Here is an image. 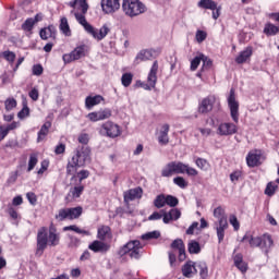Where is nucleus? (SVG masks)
Segmentation results:
<instances>
[{"mask_svg":"<svg viewBox=\"0 0 279 279\" xmlns=\"http://www.w3.org/2000/svg\"><path fill=\"white\" fill-rule=\"evenodd\" d=\"M228 106L230 109V114L234 123H239V101H236V95L234 94V88L230 89V95L228 97Z\"/></svg>","mask_w":279,"mask_h":279,"instance_id":"obj_10","label":"nucleus"},{"mask_svg":"<svg viewBox=\"0 0 279 279\" xmlns=\"http://www.w3.org/2000/svg\"><path fill=\"white\" fill-rule=\"evenodd\" d=\"M89 250H92V252H108V250H110V245H108L105 242H101L99 240L94 241L92 244H89Z\"/></svg>","mask_w":279,"mask_h":279,"instance_id":"obj_26","label":"nucleus"},{"mask_svg":"<svg viewBox=\"0 0 279 279\" xmlns=\"http://www.w3.org/2000/svg\"><path fill=\"white\" fill-rule=\"evenodd\" d=\"M171 247L173 252H178L179 254V260L182 263L183 260H186V248L184 246V242L182 239H177L172 242Z\"/></svg>","mask_w":279,"mask_h":279,"instance_id":"obj_16","label":"nucleus"},{"mask_svg":"<svg viewBox=\"0 0 279 279\" xmlns=\"http://www.w3.org/2000/svg\"><path fill=\"white\" fill-rule=\"evenodd\" d=\"M141 250H143V245H141V241L133 240L126 243L120 251V256H125V254H129L130 258H135L138 260L141 258Z\"/></svg>","mask_w":279,"mask_h":279,"instance_id":"obj_5","label":"nucleus"},{"mask_svg":"<svg viewBox=\"0 0 279 279\" xmlns=\"http://www.w3.org/2000/svg\"><path fill=\"white\" fill-rule=\"evenodd\" d=\"M88 141H89V137H88V134L86 133H82L78 136V143H81L82 145H88Z\"/></svg>","mask_w":279,"mask_h":279,"instance_id":"obj_59","label":"nucleus"},{"mask_svg":"<svg viewBox=\"0 0 279 279\" xmlns=\"http://www.w3.org/2000/svg\"><path fill=\"white\" fill-rule=\"evenodd\" d=\"M151 56H154L151 53L150 50H142L137 53L136 58H135V62L138 64L140 62H145L147 60H151Z\"/></svg>","mask_w":279,"mask_h":279,"instance_id":"obj_30","label":"nucleus"},{"mask_svg":"<svg viewBox=\"0 0 279 279\" xmlns=\"http://www.w3.org/2000/svg\"><path fill=\"white\" fill-rule=\"evenodd\" d=\"M236 131L234 123H221L217 129V134L219 136H232V134H236Z\"/></svg>","mask_w":279,"mask_h":279,"instance_id":"obj_14","label":"nucleus"},{"mask_svg":"<svg viewBox=\"0 0 279 279\" xmlns=\"http://www.w3.org/2000/svg\"><path fill=\"white\" fill-rule=\"evenodd\" d=\"M88 160H90V155L87 150H77L75 156L72 157L73 165L78 167H84Z\"/></svg>","mask_w":279,"mask_h":279,"instance_id":"obj_15","label":"nucleus"},{"mask_svg":"<svg viewBox=\"0 0 279 279\" xmlns=\"http://www.w3.org/2000/svg\"><path fill=\"white\" fill-rule=\"evenodd\" d=\"M202 63V53L198 57H195L191 61V71H197V66Z\"/></svg>","mask_w":279,"mask_h":279,"instance_id":"obj_53","label":"nucleus"},{"mask_svg":"<svg viewBox=\"0 0 279 279\" xmlns=\"http://www.w3.org/2000/svg\"><path fill=\"white\" fill-rule=\"evenodd\" d=\"M198 8H203V10H217V2L213 0H201L198 1Z\"/></svg>","mask_w":279,"mask_h":279,"instance_id":"obj_32","label":"nucleus"},{"mask_svg":"<svg viewBox=\"0 0 279 279\" xmlns=\"http://www.w3.org/2000/svg\"><path fill=\"white\" fill-rule=\"evenodd\" d=\"M124 202L128 204L134 202V199H141L143 197V187H134L123 193Z\"/></svg>","mask_w":279,"mask_h":279,"instance_id":"obj_13","label":"nucleus"},{"mask_svg":"<svg viewBox=\"0 0 279 279\" xmlns=\"http://www.w3.org/2000/svg\"><path fill=\"white\" fill-rule=\"evenodd\" d=\"M214 106L215 99L213 97L204 98L198 106V112L201 114H208V112L213 111Z\"/></svg>","mask_w":279,"mask_h":279,"instance_id":"obj_17","label":"nucleus"},{"mask_svg":"<svg viewBox=\"0 0 279 279\" xmlns=\"http://www.w3.org/2000/svg\"><path fill=\"white\" fill-rule=\"evenodd\" d=\"M80 166L76 163H73V161H70L66 166V174L68 175H75V173H77V168Z\"/></svg>","mask_w":279,"mask_h":279,"instance_id":"obj_49","label":"nucleus"},{"mask_svg":"<svg viewBox=\"0 0 279 279\" xmlns=\"http://www.w3.org/2000/svg\"><path fill=\"white\" fill-rule=\"evenodd\" d=\"M151 239H160V231H150L142 235L143 241H151Z\"/></svg>","mask_w":279,"mask_h":279,"instance_id":"obj_43","label":"nucleus"},{"mask_svg":"<svg viewBox=\"0 0 279 279\" xmlns=\"http://www.w3.org/2000/svg\"><path fill=\"white\" fill-rule=\"evenodd\" d=\"M187 251L191 254H199V252H202V246H199V242L192 240L187 244Z\"/></svg>","mask_w":279,"mask_h":279,"instance_id":"obj_35","label":"nucleus"},{"mask_svg":"<svg viewBox=\"0 0 279 279\" xmlns=\"http://www.w3.org/2000/svg\"><path fill=\"white\" fill-rule=\"evenodd\" d=\"M178 204H180V201L178 199V197L173 196V195H166V205L170 206V208H175V206H178Z\"/></svg>","mask_w":279,"mask_h":279,"instance_id":"obj_44","label":"nucleus"},{"mask_svg":"<svg viewBox=\"0 0 279 279\" xmlns=\"http://www.w3.org/2000/svg\"><path fill=\"white\" fill-rule=\"evenodd\" d=\"M239 178H241V172L240 171H235V172L230 174L231 182H239Z\"/></svg>","mask_w":279,"mask_h":279,"instance_id":"obj_64","label":"nucleus"},{"mask_svg":"<svg viewBox=\"0 0 279 279\" xmlns=\"http://www.w3.org/2000/svg\"><path fill=\"white\" fill-rule=\"evenodd\" d=\"M157 74H158V61H154L147 77V83L141 84L144 90H151V88H156V83L158 82Z\"/></svg>","mask_w":279,"mask_h":279,"instance_id":"obj_9","label":"nucleus"},{"mask_svg":"<svg viewBox=\"0 0 279 279\" xmlns=\"http://www.w3.org/2000/svg\"><path fill=\"white\" fill-rule=\"evenodd\" d=\"M26 197H27L29 204H32L33 206L36 204V202H37L36 194L28 192L26 194Z\"/></svg>","mask_w":279,"mask_h":279,"instance_id":"obj_62","label":"nucleus"},{"mask_svg":"<svg viewBox=\"0 0 279 279\" xmlns=\"http://www.w3.org/2000/svg\"><path fill=\"white\" fill-rule=\"evenodd\" d=\"M173 183L177 184V186H179L180 189H186L189 186V183L182 177L174 178Z\"/></svg>","mask_w":279,"mask_h":279,"instance_id":"obj_50","label":"nucleus"},{"mask_svg":"<svg viewBox=\"0 0 279 279\" xmlns=\"http://www.w3.org/2000/svg\"><path fill=\"white\" fill-rule=\"evenodd\" d=\"M154 206L155 208H165V206H167V195L165 194L157 195L154 201Z\"/></svg>","mask_w":279,"mask_h":279,"instance_id":"obj_34","label":"nucleus"},{"mask_svg":"<svg viewBox=\"0 0 279 279\" xmlns=\"http://www.w3.org/2000/svg\"><path fill=\"white\" fill-rule=\"evenodd\" d=\"M279 32V27L274 25V24H266L265 28H264V34H266V36H276V34H278Z\"/></svg>","mask_w":279,"mask_h":279,"instance_id":"obj_37","label":"nucleus"},{"mask_svg":"<svg viewBox=\"0 0 279 279\" xmlns=\"http://www.w3.org/2000/svg\"><path fill=\"white\" fill-rule=\"evenodd\" d=\"M184 278H193L197 274V268L195 267V262H186L181 269Z\"/></svg>","mask_w":279,"mask_h":279,"instance_id":"obj_20","label":"nucleus"},{"mask_svg":"<svg viewBox=\"0 0 279 279\" xmlns=\"http://www.w3.org/2000/svg\"><path fill=\"white\" fill-rule=\"evenodd\" d=\"M158 143L160 145L169 144V124H163L158 134Z\"/></svg>","mask_w":279,"mask_h":279,"instance_id":"obj_25","label":"nucleus"},{"mask_svg":"<svg viewBox=\"0 0 279 279\" xmlns=\"http://www.w3.org/2000/svg\"><path fill=\"white\" fill-rule=\"evenodd\" d=\"M60 243V236L53 232L47 230L46 227H41L37 232V251L36 254L43 256V252L47 250V245L56 247Z\"/></svg>","mask_w":279,"mask_h":279,"instance_id":"obj_1","label":"nucleus"},{"mask_svg":"<svg viewBox=\"0 0 279 279\" xmlns=\"http://www.w3.org/2000/svg\"><path fill=\"white\" fill-rule=\"evenodd\" d=\"M199 228V222H193L186 230V234H194L195 230Z\"/></svg>","mask_w":279,"mask_h":279,"instance_id":"obj_60","label":"nucleus"},{"mask_svg":"<svg viewBox=\"0 0 279 279\" xmlns=\"http://www.w3.org/2000/svg\"><path fill=\"white\" fill-rule=\"evenodd\" d=\"M5 110L10 112V110H14L16 108V99L9 98L4 101Z\"/></svg>","mask_w":279,"mask_h":279,"instance_id":"obj_51","label":"nucleus"},{"mask_svg":"<svg viewBox=\"0 0 279 279\" xmlns=\"http://www.w3.org/2000/svg\"><path fill=\"white\" fill-rule=\"evenodd\" d=\"M84 14L85 13H74L77 23H80V25L84 27L85 32L95 38V40H104V38L110 34V27L105 24L100 29H97L86 21V16Z\"/></svg>","mask_w":279,"mask_h":279,"instance_id":"obj_2","label":"nucleus"},{"mask_svg":"<svg viewBox=\"0 0 279 279\" xmlns=\"http://www.w3.org/2000/svg\"><path fill=\"white\" fill-rule=\"evenodd\" d=\"M100 134H104L109 138H117L118 136H121V128L112 121H107L101 124Z\"/></svg>","mask_w":279,"mask_h":279,"instance_id":"obj_8","label":"nucleus"},{"mask_svg":"<svg viewBox=\"0 0 279 279\" xmlns=\"http://www.w3.org/2000/svg\"><path fill=\"white\" fill-rule=\"evenodd\" d=\"M43 65L36 64L33 66V75H43Z\"/></svg>","mask_w":279,"mask_h":279,"instance_id":"obj_61","label":"nucleus"},{"mask_svg":"<svg viewBox=\"0 0 279 279\" xmlns=\"http://www.w3.org/2000/svg\"><path fill=\"white\" fill-rule=\"evenodd\" d=\"M77 3L81 8V12H83V14H86V12H88V2H86V0H74L69 2V5L70 8H75Z\"/></svg>","mask_w":279,"mask_h":279,"instance_id":"obj_33","label":"nucleus"},{"mask_svg":"<svg viewBox=\"0 0 279 279\" xmlns=\"http://www.w3.org/2000/svg\"><path fill=\"white\" fill-rule=\"evenodd\" d=\"M254 52L252 46L246 47L240 54L235 58L236 64H243L252 58V53Z\"/></svg>","mask_w":279,"mask_h":279,"instance_id":"obj_22","label":"nucleus"},{"mask_svg":"<svg viewBox=\"0 0 279 279\" xmlns=\"http://www.w3.org/2000/svg\"><path fill=\"white\" fill-rule=\"evenodd\" d=\"M97 238L100 241H106V239H112V232L110 231V227L102 226V227L98 228Z\"/></svg>","mask_w":279,"mask_h":279,"instance_id":"obj_28","label":"nucleus"},{"mask_svg":"<svg viewBox=\"0 0 279 279\" xmlns=\"http://www.w3.org/2000/svg\"><path fill=\"white\" fill-rule=\"evenodd\" d=\"M202 62H203V70L210 69V66H213V60H210L204 53H202Z\"/></svg>","mask_w":279,"mask_h":279,"instance_id":"obj_55","label":"nucleus"},{"mask_svg":"<svg viewBox=\"0 0 279 279\" xmlns=\"http://www.w3.org/2000/svg\"><path fill=\"white\" fill-rule=\"evenodd\" d=\"M195 165L198 169H202V171H208V169H210V163H208V160L204 158H197L195 160Z\"/></svg>","mask_w":279,"mask_h":279,"instance_id":"obj_39","label":"nucleus"},{"mask_svg":"<svg viewBox=\"0 0 279 279\" xmlns=\"http://www.w3.org/2000/svg\"><path fill=\"white\" fill-rule=\"evenodd\" d=\"M184 169H186V165L182 161H171L163 167L161 175L162 178H171V175L184 173Z\"/></svg>","mask_w":279,"mask_h":279,"instance_id":"obj_6","label":"nucleus"},{"mask_svg":"<svg viewBox=\"0 0 279 279\" xmlns=\"http://www.w3.org/2000/svg\"><path fill=\"white\" fill-rule=\"evenodd\" d=\"M260 160H263V155L259 150H252L246 156L248 167H258V165H260Z\"/></svg>","mask_w":279,"mask_h":279,"instance_id":"obj_18","label":"nucleus"},{"mask_svg":"<svg viewBox=\"0 0 279 279\" xmlns=\"http://www.w3.org/2000/svg\"><path fill=\"white\" fill-rule=\"evenodd\" d=\"M245 241L250 243L251 247H260V245H263V239L258 236L254 238L250 234H245L242 238V243H245Z\"/></svg>","mask_w":279,"mask_h":279,"instance_id":"obj_27","label":"nucleus"},{"mask_svg":"<svg viewBox=\"0 0 279 279\" xmlns=\"http://www.w3.org/2000/svg\"><path fill=\"white\" fill-rule=\"evenodd\" d=\"M122 10L126 16L134 19V16H141L147 12V5L141 0H123Z\"/></svg>","mask_w":279,"mask_h":279,"instance_id":"obj_3","label":"nucleus"},{"mask_svg":"<svg viewBox=\"0 0 279 279\" xmlns=\"http://www.w3.org/2000/svg\"><path fill=\"white\" fill-rule=\"evenodd\" d=\"M31 99H33V101H38V97H39V94H38V89L36 88H33L29 93H28Z\"/></svg>","mask_w":279,"mask_h":279,"instance_id":"obj_63","label":"nucleus"},{"mask_svg":"<svg viewBox=\"0 0 279 279\" xmlns=\"http://www.w3.org/2000/svg\"><path fill=\"white\" fill-rule=\"evenodd\" d=\"M86 117L92 123H97V121H106V119H110V117H112V110L108 108L100 109L88 113Z\"/></svg>","mask_w":279,"mask_h":279,"instance_id":"obj_11","label":"nucleus"},{"mask_svg":"<svg viewBox=\"0 0 279 279\" xmlns=\"http://www.w3.org/2000/svg\"><path fill=\"white\" fill-rule=\"evenodd\" d=\"M56 26L49 25L48 27L41 28L39 32V36L41 40H49V38H52V40H56Z\"/></svg>","mask_w":279,"mask_h":279,"instance_id":"obj_21","label":"nucleus"},{"mask_svg":"<svg viewBox=\"0 0 279 279\" xmlns=\"http://www.w3.org/2000/svg\"><path fill=\"white\" fill-rule=\"evenodd\" d=\"M229 222L231 223V226H233L234 230H239L240 225H239V219H236V216L231 215L229 218Z\"/></svg>","mask_w":279,"mask_h":279,"instance_id":"obj_56","label":"nucleus"},{"mask_svg":"<svg viewBox=\"0 0 279 279\" xmlns=\"http://www.w3.org/2000/svg\"><path fill=\"white\" fill-rule=\"evenodd\" d=\"M214 217L218 219V221L215 222L218 242L222 243L226 236V230H228V217L226 216V210L221 207L215 208Z\"/></svg>","mask_w":279,"mask_h":279,"instance_id":"obj_4","label":"nucleus"},{"mask_svg":"<svg viewBox=\"0 0 279 279\" xmlns=\"http://www.w3.org/2000/svg\"><path fill=\"white\" fill-rule=\"evenodd\" d=\"M265 247V253L269 254L270 247H274V240L271 239V235L269 234H264L262 239V250Z\"/></svg>","mask_w":279,"mask_h":279,"instance_id":"obj_31","label":"nucleus"},{"mask_svg":"<svg viewBox=\"0 0 279 279\" xmlns=\"http://www.w3.org/2000/svg\"><path fill=\"white\" fill-rule=\"evenodd\" d=\"M56 219H57L58 221H64V219H70V216H69V208L60 209V210H59V214L56 215Z\"/></svg>","mask_w":279,"mask_h":279,"instance_id":"obj_47","label":"nucleus"},{"mask_svg":"<svg viewBox=\"0 0 279 279\" xmlns=\"http://www.w3.org/2000/svg\"><path fill=\"white\" fill-rule=\"evenodd\" d=\"M278 189V185H274V183H268L265 190V194L268 195V197H271L275 193L276 190Z\"/></svg>","mask_w":279,"mask_h":279,"instance_id":"obj_52","label":"nucleus"},{"mask_svg":"<svg viewBox=\"0 0 279 279\" xmlns=\"http://www.w3.org/2000/svg\"><path fill=\"white\" fill-rule=\"evenodd\" d=\"M34 25H36V21H34L33 17H28L22 24V29H23V32H32L34 29Z\"/></svg>","mask_w":279,"mask_h":279,"instance_id":"obj_41","label":"nucleus"},{"mask_svg":"<svg viewBox=\"0 0 279 279\" xmlns=\"http://www.w3.org/2000/svg\"><path fill=\"white\" fill-rule=\"evenodd\" d=\"M36 165H38V156L36 154H31L27 171H34Z\"/></svg>","mask_w":279,"mask_h":279,"instance_id":"obj_45","label":"nucleus"},{"mask_svg":"<svg viewBox=\"0 0 279 279\" xmlns=\"http://www.w3.org/2000/svg\"><path fill=\"white\" fill-rule=\"evenodd\" d=\"M60 29L65 36H71V28L69 27V20L66 17L61 19Z\"/></svg>","mask_w":279,"mask_h":279,"instance_id":"obj_40","label":"nucleus"},{"mask_svg":"<svg viewBox=\"0 0 279 279\" xmlns=\"http://www.w3.org/2000/svg\"><path fill=\"white\" fill-rule=\"evenodd\" d=\"M208 37V34L204 31H197L195 38L197 43H204V40H206V38Z\"/></svg>","mask_w":279,"mask_h":279,"instance_id":"obj_54","label":"nucleus"},{"mask_svg":"<svg viewBox=\"0 0 279 279\" xmlns=\"http://www.w3.org/2000/svg\"><path fill=\"white\" fill-rule=\"evenodd\" d=\"M63 230H64V232H68L69 230H72L73 232H76L77 234H85L86 236H88L90 234V232H88L86 230H82L75 225L64 227Z\"/></svg>","mask_w":279,"mask_h":279,"instance_id":"obj_42","label":"nucleus"},{"mask_svg":"<svg viewBox=\"0 0 279 279\" xmlns=\"http://www.w3.org/2000/svg\"><path fill=\"white\" fill-rule=\"evenodd\" d=\"M19 119H25V117H29V108L24 107L19 113H17Z\"/></svg>","mask_w":279,"mask_h":279,"instance_id":"obj_58","label":"nucleus"},{"mask_svg":"<svg viewBox=\"0 0 279 279\" xmlns=\"http://www.w3.org/2000/svg\"><path fill=\"white\" fill-rule=\"evenodd\" d=\"M102 100L104 98L101 97V95L87 96L85 99V107L87 110H93V108H95V106H99Z\"/></svg>","mask_w":279,"mask_h":279,"instance_id":"obj_24","label":"nucleus"},{"mask_svg":"<svg viewBox=\"0 0 279 279\" xmlns=\"http://www.w3.org/2000/svg\"><path fill=\"white\" fill-rule=\"evenodd\" d=\"M2 56H3L4 60H7V62H9L10 64H13L14 61L16 60V53H14L10 50L3 51Z\"/></svg>","mask_w":279,"mask_h":279,"instance_id":"obj_46","label":"nucleus"},{"mask_svg":"<svg viewBox=\"0 0 279 279\" xmlns=\"http://www.w3.org/2000/svg\"><path fill=\"white\" fill-rule=\"evenodd\" d=\"M51 129V122H45L41 126V129L38 132L37 143H40V141H45V137L47 134H49V130Z\"/></svg>","mask_w":279,"mask_h":279,"instance_id":"obj_29","label":"nucleus"},{"mask_svg":"<svg viewBox=\"0 0 279 279\" xmlns=\"http://www.w3.org/2000/svg\"><path fill=\"white\" fill-rule=\"evenodd\" d=\"M184 173H186L189 175H193V177L198 174L197 170L195 168L189 167V165H185Z\"/></svg>","mask_w":279,"mask_h":279,"instance_id":"obj_57","label":"nucleus"},{"mask_svg":"<svg viewBox=\"0 0 279 279\" xmlns=\"http://www.w3.org/2000/svg\"><path fill=\"white\" fill-rule=\"evenodd\" d=\"M82 193H84V185L71 187L65 199L66 202H73V199H77V197H81Z\"/></svg>","mask_w":279,"mask_h":279,"instance_id":"obj_23","label":"nucleus"},{"mask_svg":"<svg viewBox=\"0 0 279 279\" xmlns=\"http://www.w3.org/2000/svg\"><path fill=\"white\" fill-rule=\"evenodd\" d=\"M101 8L105 14H114L121 8L120 0H101Z\"/></svg>","mask_w":279,"mask_h":279,"instance_id":"obj_12","label":"nucleus"},{"mask_svg":"<svg viewBox=\"0 0 279 279\" xmlns=\"http://www.w3.org/2000/svg\"><path fill=\"white\" fill-rule=\"evenodd\" d=\"M197 268H199V276L202 279H207L208 278V265H206L205 262H199L196 265Z\"/></svg>","mask_w":279,"mask_h":279,"instance_id":"obj_38","label":"nucleus"},{"mask_svg":"<svg viewBox=\"0 0 279 279\" xmlns=\"http://www.w3.org/2000/svg\"><path fill=\"white\" fill-rule=\"evenodd\" d=\"M133 77L134 75H132V73H124L121 77L122 85H124V87L128 88V86L132 84Z\"/></svg>","mask_w":279,"mask_h":279,"instance_id":"obj_48","label":"nucleus"},{"mask_svg":"<svg viewBox=\"0 0 279 279\" xmlns=\"http://www.w3.org/2000/svg\"><path fill=\"white\" fill-rule=\"evenodd\" d=\"M86 53H88L87 45L77 46L70 53L63 54V62H65V64H70V62H75V60H81V58H85Z\"/></svg>","mask_w":279,"mask_h":279,"instance_id":"obj_7","label":"nucleus"},{"mask_svg":"<svg viewBox=\"0 0 279 279\" xmlns=\"http://www.w3.org/2000/svg\"><path fill=\"white\" fill-rule=\"evenodd\" d=\"M161 213H163V223H169L170 221H178V219L182 217V211H180V209L178 208H172L168 213L161 210Z\"/></svg>","mask_w":279,"mask_h":279,"instance_id":"obj_19","label":"nucleus"},{"mask_svg":"<svg viewBox=\"0 0 279 279\" xmlns=\"http://www.w3.org/2000/svg\"><path fill=\"white\" fill-rule=\"evenodd\" d=\"M68 213L70 216V220H73L82 217L83 209L82 207H72V208H68Z\"/></svg>","mask_w":279,"mask_h":279,"instance_id":"obj_36","label":"nucleus"}]
</instances>
